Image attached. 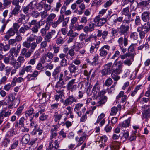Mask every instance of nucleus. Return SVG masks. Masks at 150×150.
Masks as SVG:
<instances>
[{
    "mask_svg": "<svg viewBox=\"0 0 150 150\" xmlns=\"http://www.w3.org/2000/svg\"><path fill=\"white\" fill-rule=\"evenodd\" d=\"M113 66H116V68L113 69L111 73V77L115 81H117L120 78L118 75L122 72L123 67V63L121 61H119L117 63L113 64Z\"/></svg>",
    "mask_w": 150,
    "mask_h": 150,
    "instance_id": "1",
    "label": "nucleus"
},
{
    "mask_svg": "<svg viewBox=\"0 0 150 150\" xmlns=\"http://www.w3.org/2000/svg\"><path fill=\"white\" fill-rule=\"evenodd\" d=\"M15 97L12 93H10L6 96L3 100L5 105H8V108L11 109L16 108L18 105L19 102L17 100H15Z\"/></svg>",
    "mask_w": 150,
    "mask_h": 150,
    "instance_id": "2",
    "label": "nucleus"
},
{
    "mask_svg": "<svg viewBox=\"0 0 150 150\" xmlns=\"http://www.w3.org/2000/svg\"><path fill=\"white\" fill-rule=\"evenodd\" d=\"M131 20H127V18H125L123 21V23L117 28L118 32L120 35L127 36L130 29V24Z\"/></svg>",
    "mask_w": 150,
    "mask_h": 150,
    "instance_id": "3",
    "label": "nucleus"
},
{
    "mask_svg": "<svg viewBox=\"0 0 150 150\" xmlns=\"http://www.w3.org/2000/svg\"><path fill=\"white\" fill-rule=\"evenodd\" d=\"M117 42L120 48L123 53L126 52L127 49L125 47L128 45V36H124V37H120L118 39Z\"/></svg>",
    "mask_w": 150,
    "mask_h": 150,
    "instance_id": "4",
    "label": "nucleus"
},
{
    "mask_svg": "<svg viewBox=\"0 0 150 150\" xmlns=\"http://www.w3.org/2000/svg\"><path fill=\"white\" fill-rule=\"evenodd\" d=\"M110 14L109 13L107 17L105 18H101V15H99L96 16L94 19V21L95 23H97L96 26L98 27H100L103 26L107 21V20L110 18L111 16L108 18V16H110Z\"/></svg>",
    "mask_w": 150,
    "mask_h": 150,
    "instance_id": "5",
    "label": "nucleus"
},
{
    "mask_svg": "<svg viewBox=\"0 0 150 150\" xmlns=\"http://www.w3.org/2000/svg\"><path fill=\"white\" fill-rule=\"evenodd\" d=\"M83 105L82 103H78L75 105V106L74 109V112L76 113L78 116L80 117L82 115V112L80 110H81L82 112H84L86 110V108L83 107Z\"/></svg>",
    "mask_w": 150,
    "mask_h": 150,
    "instance_id": "6",
    "label": "nucleus"
},
{
    "mask_svg": "<svg viewBox=\"0 0 150 150\" xmlns=\"http://www.w3.org/2000/svg\"><path fill=\"white\" fill-rule=\"evenodd\" d=\"M78 102L77 98L73 95L68 96V98L63 102V104L64 105L67 106L71 105L74 103H77Z\"/></svg>",
    "mask_w": 150,
    "mask_h": 150,
    "instance_id": "7",
    "label": "nucleus"
},
{
    "mask_svg": "<svg viewBox=\"0 0 150 150\" xmlns=\"http://www.w3.org/2000/svg\"><path fill=\"white\" fill-rule=\"evenodd\" d=\"M110 48V46L107 45L102 46L99 50V55L102 57H105L108 54Z\"/></svg>",
    "mask_w": 150,
    "mask_h": 150,
    "instance_id": "8",
    "label": "nucleus"
},
{
    "mask_svg": "<svg viewBox=\"0 0 150 150\" xmlns=\"http://www.w3.org/2000/svg\"><path fill=\"white\" fill-rule=\"evenodd\" d=\"M75 79H74L70 81L67 83V90H70L71 92H73L77 88L76 84H74L75 83Z\"/></svg>",
    "mask_w": 150,
    "mask_h": 150,
    "instance_id": "9",
    "label": "nucleus"
},
{
    "mask_svg": "<svg viewBox=\"0 0 150 150\" xmlns=\"http://www.w3.org/2000/svg\"><path fill=\"white\" fill-rule=\"evenodd\" d=\"M137 46V43L132 44L129 47L128 50V52L127 53V55L128 57H129L130 56L134 57L136 55L135 53V47Z\"/></svg>",
    "mask_w": 150,
    "mask_h": 150,
    "instance_id": "10",
    "label": "nucleus"
},
{
    "mask_svg": "<svg viewBox=\"0 0 150 150\" xmlns=\"http://www.w3.org/2000/svg\"><path fill=\"white\" fill-rule=\"evenodd\" d=\"M88 137V135H86L85 133L84 132L82 134V135L79 138V139L78 137H76L75 139L77 142H78L76 147H78L81 145Z\"/></svg>",
    "mask_w": 150,
    "mask_h": 150,
    "instance_id": "11",
    "label": "nucleus"
},
{
    "mask_svg": "<svg viewBox=\"0 0 150 150\" xmlns=\"http://www.w3.org/2000/svg\"><path fill=\"white\" fill-rule=\"evenodd\" d=\"M59 142V141H58L57 140H55L54 142L53 140V142L52 143V146H50L49 142V146L47 148V150H56L60 147Z\"/></svg>",
    "mask_w": 150,
    "mask_h": 150,
    "instance_id": "12",
    "label": "nucleus"
},
{
    "mask_svg": "<svg viewBox=\"0 0 150 150\" xmlns=\"http://www.w3.org/2000/svg\"><path fill=\"white\" fill-rule=\"evenodd\" d=\"M99 56L98 54H96L94 56L93 59L91 61L89 59H87V63H89L90 64L93 66H96L98 64V59Z\"/></svg>",
    "mask_w": 150,
    "mask_h": 150,
    "instance_id": "13",
    "label": "nucleus"
},
{
    "mask_svg": "<svg viewBox=\"0 0 150 150\" xmlns=\"http://www.w3.org/2000/svg\"><path fill=\"white\" fill-rule=\"evenodd\" d=\"M56 34V31L55 30H52L50 32H48L44 37L45 41L48 42L51 41V39L53 35H55Z\"/></svg>",
    "mask_w": 150,
    "mask_h": 150,
    "instance_id": "14",
    "label": "nucleus"
},
{
    "mask_svg": "<svg viewBox=\"0 0 150 150\" xmlns=\"http://www.w3.org/2000/svg\"><path fill=\"white\" fill-rule=\"evenodd\" d=\"M13 5L15 6L13 9L11 11L12 15H13L15 16H17L20 11L21 6L19 5L15 4L12 2Z\"/></svg>",
    "mask_w": 150,
    "mask_h": 150,
    "instance_id": "15",
    "label": "nucleus"
},
{
    "mask_svg": "<svg viewBox=\"0 0 150 150\" xmlns=\"http://www.w3.org/2000/svg\"><path fill=\"white\" fill-rule=\"evenodd\" d=\"M11 114V111L1 112H0V125L2 123L4 118L8 117Z\"/></svg>",
    "mask_w": 150,
    "mask_h": 150,
    "instance_id": "16",
    "label": "nucleus"
},
{
    "mask_svg": "<svg viewBox=\"0 0 150 150\" xmlns=\"http://www.w3.org/2000/svg\"><path fill=\"white\" fill-rule=\"evenodd\" d=\"M16 33H17L12 29V28H11L7 31L4 38L8 40L11 37L14 36Z\"/></svg>",
    "mask_w": 150,
    "mask_h": 150,
    "instance_id": "17",
    "label": "nucleus"
},
{
    "mask_svg": "<svg viewBox=\"0 0 150 150\" xmlns=\"http://www.w3.org/2000/svg\"><path fill=\"white\" fill-rule=\"evenodd\" d=\"M97 33V36L98 37L102 36V39L103 40H105L107 38L109 32L107 30H105L102 31L101 30H98Z\"/></svg>",
    "mask_w": 150,
    "mask_h": 150,
    "instance_id": "18",
    "label": "nucleus"
},
{
    "mask_svg": "<svg viewBox=\"0 0 150 150\" xmlns=\"http://www.w3.org/2000/svg\"><path fill=\"white\" fill-rule=\"evenodd\" d=\"M124 92L123 91H120L118 95L116 97V98L117 100H119L121 97V102L122 103H124L127 99V96L126 95H125Z\"/></svg>",
    "mask_w": 150,
    "mask_h": 150,
    "instance_id": "19",
    "label": "nucleus"
},
{
    "mask_svg": "<svg viewBox=\"0 0 150 150\" xmlns=\"http://www.w3.org/2000/svg\"><path fill=\"white\" fill-rule=\"evenodd\" d=\"M122 15L127 16V20H131V14L129 13V7L127 6L123 8L121 11Z\"/></svg>",
    "mask_w": 150,
    "mask_h": 150,
    "instance_id": "20",
    "label": "nucleus"
},
{
    "mask_svg": "<svg viewBox=\"0 0 150 150\" xmlns=\"http://www.w3.org/2000/svg\"><path fill=\"white\" fill-rule=\"evenodd\" d=\"M150 12L149 11H144L141 15V18L144 22H147L150 19Z\"/></svg>",
    "mask_w": 150,
    "mask_h": 150,
    "instance_id": "21",
    "label": "nucleus"
},
{
    "mask_svg": "<svg viewBox=\"0 0 150 150\" xmlns=\"http://www.w3.org/2000/svg\"><path fill=\"white\" fill-rule=\"evenodd\" d=\"M100 86L99 85L98 82H97L93 86L92 89V92L94 96H97V93L100 91Z\"/></svg>",
    "mask_w": 150,
    "mask_h": 150,
    "instance_id": "22",
    "label": "nucleus"
},
{
    "mask_svg": "<svg viewBox=\"0 0 150 150\" xmlns=\"http://www.w3.org/2000/svg\"><path fill=\"white\" fill-rule=\"evenodd\" d=\"M63 114L62 113L59 114L58 111H57L54 113V115L53 118L54 121L55 122H57L58 124L59 125H60L59 124V122Z\"/></svg>",
    "mask_w": 150,
    "mask_h": 150,
    "instance_id": "23",
    "label": "nucleus"
},
{
    "mask_svg": "<svg viewBox=\"0 0 150 150\" xmlns=\"http://www.w3.org/2000/svg\"><path fill=\"white\" fill-rule=\"evenodd\" d=\"M95 24L94 23H89L88 26H85L83 28V30L85 33L91 32L93 31L95 28Z\"/></svg>",
    "mask_w": 150,
    "mask_h": 150,
    "instance_id": "24",
    "label": "nucleus"
},
{
    "mask_svg": "<svg viewBox=\"0 0 150 150\" xmlns=\"http://www.w3.org/2000/svg\"><path fill=\"white\" fill-rule=\"evenodd\" d=\"M64 19V15H60L59 16L58 19L56 21L54 22L52 24V26L53 28H56L58 25L59 24L62 22Z\"/></svg>",
    "mask_w": 150,
    "mask_h": 150,
    "instance_id": "25",
    "label": "nucleus"
},
{
    "mask_svg": "<svg viewBox=\"0 0 150 150\" xmlns=\"http://www.w3.org/2000/svg\"><path fill=\"white\" fill-rule=\"evenodd\" d=\"M137 31L139 33V37L141 39H144L145 37L146 34L148 33L145 30H143L140 27H138L137 28Z\"/></svg>",
    "mask_w": 150,
    "mask_h": 150,
    "instance_id": "26",
    "label": "nucleus"
},
{
    "mask_svg": "<svg viewBox=\"0 0 150 150\" xmlns=\"http://www.w3.org/2000/svg\"><path fill=\"white\" fill-rule=\"evenodd\" d=\"M27 50L25 48H23L21 50V55L22 56H25V58H29L31 55L32 52L30 50L27 52Z\"/></svg>",
    "mask_w": 150,
    "mask_h": 150,
    "instance_id": "27",
    "label": "nucleus"
},
{
    "mask_svg": "<svg viewBox=\"0 0 150 150\" xmlns=\"http://www.w3.org/2000/svg\"><path fill=\"white\" fill-rule=\"evenodd\" d=\"M10 21V20L7 19L6 20L5 18H3L1 19V22L3 25L0 29V33H3L5 29L7 24Z\"/></svg>",
    "mask_w": 150,
    "mask_h": 150,
    "instance_id": "28",
    "label": "nucleus"
},
{
    "mask_svg": "<svg viewBox=\"0 0 150 150\" xmlns=\"http://www.w3.org/2000/svg\"><path fill=\"white\" fill-rule=\"evenodd\" d=\"M121 109V105L120 104L117 105V107L114 106L112 107L111 110V112L110 113V115H115L117 113L118 110L120 111Z\"/></svg>",
    "mask_w": 150,
    "mask_h": 150,
    "instance_id": "29",
    "label": "nucleus"
},
{
    "mask_svg": "<svg viewBox=\"0 0 150 150\" xmlns=\"http://www.w3.org/2000/svg\"><path fill=\"white\" fill-rule=\"evenodd\" d=\"M100 43V41L98 42L96 44H93V45H91L89 49V52L91 54H93L94 51L95 49L97 50L99 47V45Z\"/></svg>",
    "mask_w": 150,
    "mask_h": 150,
    "instance_id": "30",
    "label": "nucleus"
},
{
    "mask_svg": "<svg viewBox=\"0 0 150 150\" xmlns=\"http://www.w3.org/2000/svg\"><path fill=\"white\" fill-rule=\"evenodd\" d=\"M134 57L132 56H130L125 60L123 62H122V63H124L125 65H127L128 66H130L132 64V63L134 61Z\"/></svg>",
    "mask_w": 150,
    "mask_h": 150,
    "instance_id": "31",
    "label": "nucleus"
},
{
    "mask_svg": "<svg viewBox=\"0 0 150 150\" xmlns=\"http://www.w3.org/2000/svg\"><path fill=\"white\" fill-rule=\"evenodd\" d=\"M68 69L71 74H75L76 72L77 73V71L78 70V67L75 65L71 64L68 67Z\"/></svg>",
    "mask_w": 150,
    "mask_h": 150,
    "instance_id": "32",
    "label": "nucleus"
},
{
    "mask_svg": "<svg viewBox=\"0 0 150 150\" xmlns=\"http://www.w3.org/2000/svg\"><path fill=\"white\" fill-rule=\"evenodd\" d=\"M139 6H142L147 9L150 8V4L146 1H142L139 3Z\"/></svg>",
    "mask_w": 150,
    "mask_h": 150,
    "instance_id": "33",
    "label": "nucleus"
},
{
    "mask_svg": "<svg viewBox=\"0 0 150 150\" xmlns=\"http://www.w3.org/2000/svg\"><path fill=\"white\" fill-rule=\"evenodd\" d=\"M130 120L129 118L125 120L122 123L119 124L118 127H129L130 123Z\"/></svg>",
    "mask_w": 150,
    "mask_h": 150,
    "instance_id": "34",
    "label": "nucleus"
},
{
    "mask_svg": "<svg viewBox=\"0 0 150 150\" xmlns=\"http://www.w3.org/2000/svg\"><path fill=\"white\" fill-rule=\"evenodd\" d=\"M30 139V135L28 134H26L22 137L21 142L23 144H26L28 143Z\"/></svg>",
    "mask_w": 150,
    "mask_h": 150,
    "instance_id": "35",
    "label": "nucleus"
},
{
    "mask_svg": "<svg viewBox=\"0 0 150 150\" xmlns=\"http://www.w3.org/2000/svg\"><path fill=\"white\" fill-rule=\"evenodd\" d=\"M18 54V53L16 50V48H12L10 49L9 55V57H11L12 56L13 57H16Z\"/></svg>",
    "mask_w": 150,
    "mask_h": 150,
    "instance_id": "36",
    "label": "nucleus"
},
{
    "mask_svg": "<svg viewBox=\"0 0 150 150\" xmlns=\"http://www.w3.org/2000/svg\"><path fill=\"white\" fill-rule=\"evenodd\" d=\"M40 21H39L36 23L31 28V30L33 33H37L38 31V29L40 28L42 24H40Z\"/></svg>",
    "mask_w": 150,
    "mask_h": 150,
    "instance_id": "37",
    "label": "nucleus"
},
{
    "mask_svg": "<svg viewBox=\"0 0 150 150\" xmlns=\"http://www.w3.org/2000/svg\"><path fill=\"white\" fill-rule=\"evenodd\" d=\"M140 27L143 30H145L148 32L150 31V22L147 21L143 25H142Z\"/></svg>",
    "mask_w": 150,
    "mask_h": 150,
    "instance_id": "38",
    "label": "nucleus"
},
{
    "mask_svg": "<svg viewBox=\"0 0 150 150\" xmlns=\"http://www.w3.org/2000/svg\"><path fill=\"white\" fill-rule=\"evenodd\" d=\"M76 46L75 45H73L71 47V48L69 49L68 51V52L67 54H69L71 57L70 60H72L74 58L73 57L75 55V52L74 50V49L76 48Z\"/></svg>",
    "mask_w": 150,
    "mask_h": 150,
    "instance_id": "39",
    "label": "nucleus"
},
{
    "mask_svg": "<svg viewBox=\"0 0 150 150\" xmlns=\"http://www.w3.org/2000/svg\"><path fill=\"white\" fill-rule=\"evenodd\" d=\"M100 100L97 103V106H98L104 104L107 101L108 98L106 96L99 97Z\"/></svg>",
    "mask_w": 150,
    "mask_h": 150,
    "instance_id": "40",
    "label": "nucleus"
},
{
    "mask_svg": "<svg viewBox=\"0 0 150 150\" xmlns=\"http://www.w3.org/2000/svg\"><path fill=\"white\" fill-rule=\"evenodd\" d=\"M142 85H138L136 86L134 90L131 93V95L132 97H134L137 92L138 90L142 88Z\"/></svg>",
    "mask_w": 150,
    "mask_h": 150,
    "instance_id": "41",
    "label": "nucleus"
},
{
    "mask_svg": "<svg viewBox=\"0 0 150 150\" xmlns=\"http://www.w3.org/2000/svg\"><path fill=\"white\" fill-rule=\"evenodd\" d=\"M24 106L23 105L21 106H19L17 110L14 114L19 117L21 116L22 113V111L24 109Z\"/></svg>",
    "mask_w": 150,
    "mask_h": 150,
    "instance_id": "42",
    "label": "nucleus"
},
{
    "mask_svg": "<svg viewBox=\"0 0 150 150\" xmlns=\"http://www.w3.org/2000/svg\"><path fill=\"white\" fill-rule=\"evenodd\" d=\"M79 34L77 33L74 32V31L72 28H71L67 34V36L74 38L77 36Z\"/></svg>",
    "mask_w": 150,
    "mask_h": 150,
    "instance_id": "43",
    "label": "nucleus"
},
{
    "mask_svg": "<svg viewBox=\"0 0 150 150\" xmlns=\"http://www.w3.org/2000/svg\"><path fill=\"white\" fill-rule=\"evenodd\" d=\"M112 62L108 63L104 65V68L112 72L113 71V69L116 67V66L113 67V64L112 65Z\"/></svg>",
    "mask_w": 150,
    "mask_h": 150,
    "instance_id": "44",
    "label": "nucleus"
},
{
    "mask_svg": "<svg viewBox=\"0 0 150 150\" xmlns=\"http://www.w3.org/2000/svg\"><path fill=\"white\" fill-rule=\"evenodd\" d=\"M51 134L50 139V146H52V143L53 142V139L55 138L57 136V132H51Z\"/></svg>",
    "mask_w": 150,
    "mask_h": 150,
    "instance_id": "45",
    "label": "nucleus"
},
{
    "mask_svg": "<svg viewBox=\"0 0 150 150\" xmlns=\"http://www.w3.org/2000/svg\"><path fill=\"white\" fill-rule=\"evenodd\" d=\"M16 134V132L14 131V129H11L7 132L5 137L6 138H10Z\"/></svg>",
    "mask_w": 150,
    "mask_h": 150,
    "instance_id": "46",
    "label": "nucleus"
},
{
    "mask_svg": "<svg viewBox=\"0 0 150 150\" xmlns=\"http://www.w3.org/2000/svg\"><path fill=\"white\" fill-rule=\"evenodd\" d=\"M30 27H29L27 25H24L23 27H21L19 30L20 33L24 34L30 28Z\"/></svg>",
    "mask_w": 150,
    "mask_h": 150,
    "instance_id": "47",
    "label": "nucleus"
},
{
    "mask_svg": "<svg viewBox=\"0 0 150 150\" xmlns=\"http://www.w3.org/2000/svg\"><path fill=\"white\" fill-rule=\"evenodd\" d=\"M50 26L49 25L47 24L45 26V28H42L41 30V33L42 36L45 35L46 33V32L49 28Z\"/></svg>",
    "mask_w": 150,
    "mask_h": 150,
    "instance_id": "48",
    "label": "nucleus"
},
{
    "mask_svg": "<svg viewBox=\"0 0 150 150\" xmlns=\"http://www.w3.org/2000/svg\"><path fill=\"white\" fill-rule=\"evenodd\" d=\"M3 8L5 9L7 8L8 6L10 5L12 1L10 0H3Z\"/></svg>",
    "mask_w": 150,
    "mask_h": 150,
    "instance_id": "49",
    "label": "nucleus"
},
{
    "mask_svg": "<svg viewBox=\"0 0 150 150\" xmlns=\"http://www.w3.org/2000/svg\"><path fill=\"white\" fill-rule=\"evenodd\" d=\"M92 69H91L89 71L86 69H85L83 71V75L86 76L87 80L88 81L90 78V75L91 74V73Z\"/></svg>",
    "mask_w": 150,
    "mask_h": 150,
    "instance_id": "50",
    "label": "nucleus"
},
{
    "mask_svg": "<svg viewBox=\"0 0 150 150\" xmlns=\"http://www.w3.org/2000/svg\"><path fill=\"white\" fill-rule=\"evenodd\" d=\"M56 16L55 14L51 13L49 15L47 18L46 21L48 23H51Z\"/></svg>",
    "mask_w": 150,
    "mask_h": 150,
    "instance_id": "51",
    "label": "nucleus"
},
{
    "mask_svg": "<svg viewBox=\"0 0 150 150\" xmlns=\"http://www.w3.org/2000/svg\"><path fill=\"white\" fill-rule=\"evenodd\" d=\"M20 27V25L17 23H14L13 25L12 29L17 33H18V29Z\"/></svg>",
    "mask_w": 150,
    "mask_h": 150,
    "instance_id": "52",
    "label": "nucleus"
},
{
    "mask_svg": "<svg viewBox=\"0 0 150 150\" xmlns=\"http://www.w3.org/2000/svg\"><path fill=\"white\" fill-rule=\"evenodd\" d=\"M136 1L137 4L134 3V2H133L130 4V7L131 8V9L134 11L137 9L138 6H139V5L138 4L139 3H138L137 1Z\"/></svg>",
    "mask_w": 150,
    "mask_h": 150,
    "instance_id": "53",
    "label": "nucleus"
},
{
    "mask_svg": "<svg viewBox=\"0 0 150 150\" xmlns=\"http://www.w3.org/2000/svg\"><path fill=\"white\" fill-rule=\"evenodd\" d=\"M107 93V90L103 89L100 91L97 95V97H101L106 96L104 95Z\"/></svg>",
    "mask_w": 150,
    "mask_h": 150,
    "instance_id": "54",
    "label": "nucleus"
},
{
    "mask_svg": "<svg viewBox=\"0 0 150 150\" xmlns=\"http://www.w3.org/2000/svg\"><path fill=\"white\" fill-rule=\"evenodd\" d=\"M112 73L111 71H109L106 69L104 68L101 71L102 76H105L108 75H110Z\"/></svg>",
    "mask_w": 150,
    "mask_h": 150,
    "instance_id": "55",
    "label": "nucleus"
},
{
    "mask_svg": "<svg viewBox=\"0 0 150 150\" xmlns=\"http://www.w3.org/2000/svg\"><path fill=\"white\" fill-rule=\"evenodd\" d=\"M34 110L33 108H30L28 110L26 111L25 116L26 117H28L30 116L33 114Z\"/></svg>",
    "mask_w": 150,
    "mask_h": 150,
    "instance_id": "56",
    "label": "nucleus"
},
{
    "mask_svg": "<svg viewBox=\"0 0 150 150\" xmlns=\"http://www.w3.org/2000/svg\"><path fill=\"white\" fill-rule=\"evenodd\" d=\"M60 72V67H57L52 73V76L56 79V75Z\"/></svg>",
    "mask_w": 150,
    "mask_h": 150,
    "instance_id": "57",
    "label": "nucleus"
},
{
    "mask_svg": "<svg viewBox=\"0 0 150 150\" xmlns=\"http://www.w3.org/2000/svg\"><path fill=\"white\" fill-rule=\"evenodd\" d=\"M59 107V103H55L52 104L50 107V110L53 111L54 110H57L58 109Z\"/></svg>",
    "mask_w": 150,
    "mask_h": 150,
    "instance_id": "58",
    "label": "nucleus"
},
{
    "mask_svg": "<svg viewBox=\"0 0 150 150\" xmlns=\"http://www.w3.org/2000/svg\"><path fill=\"white\" fill-rule=\"evenodd\" d=\"M77 21V18L76 17H74L71 20V23L69 26L70 29L72 28L74 24H75Z\"/></svg>",
    "mask_w": 150,
    "mask_h": 150,
    "instance_id": "59",
    "label": "nucleus"
},
{
    "mask_svg": "<svg viewBox=\"0 0 150 150\" xmlns=\"http://www.w3.org/2000/svg\"><path fill=\"white\" fill-rule=\"evenodd\" d=\"M20 16V18L17 21V22L18 23H22L25 21L26 17V16L23 14H21Z\"/></svg>",
    "mask_w": 150,
    "mask_h": 150,
    "instance_id": "60",
    "label": "nucleus"
},
{
    "mask_svg": "<svg viewBox=\"0 0 150 150\" xmlns=\"http://www.w3.org/2000/svg\"><path fill=\"white\" fill-rule=\"evenodd\" d=\"M113 83V81L110 77L108 78L105 81L104 85L106 86H109L111 85Z\"/></svg>",
    "mask_w": 150,
    "mask_h": 150,
    "instance_id": "61",
    "label": "nucleus"
},
{
    "mask_svg": "<svg viewBox=\"0 0 150 150\" xmlns=\"http://www.w3.org/2000/svg\"><path fill=\"white\" fill-rule=\"evenodd\" d=\"M143 117L146 120H148L150 117V112L143 111L142 113Z\"/></svg>",
    "mask_w": 150,
    "mask_h": 150,
    "instance_id": "62",
    "label": "nucleus"
},
{
    "mask_svg": "<svg viewBox=\"0 0 150 150\" xmlns=\"http://www.w3.org/2000/svg\"><path fill=\"white\" fill-rule=\"evenodd\" d=\"M60 64L62 67L67 66L68 64L67 61L66 59H62L60 63Z\"/></svg>",
    "mask_w": 150,
    "mask_h": 150,
    "instance_id": "63",
    "label": "nucleus"
},
{
    "mask_svg": "<svg viewBox=\"0 0 150 150\" xmlns=\"http://www.w3.org/2000/svg\"><path fill=\"white\" fill-rule=\"evenodd\" d=\"M138 33L136 32L131 33L130 35L131 38L134 40H136L138 38Z\"/></svg>",
    "mask_w": 150,
    "mask_h": 150,
    "instance_id": "64",
    "label": "nucleus"
}]
</instances>
